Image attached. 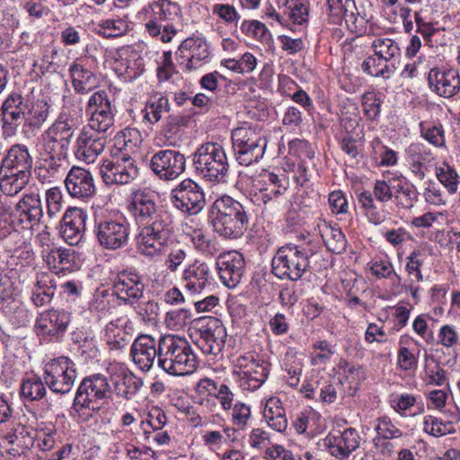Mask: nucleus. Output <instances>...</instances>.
<instances>
[{
    "instance_id": "1",
    "label": "nucleus",
    "mask_w": 460,
    "mask_h": 460,
    "mask_svg": "<svg viewBox=\"0 0 460 460\" xmlns=\"http://www.w3.org/2000/svg\"><path fill=\"white\" fill-rule=\"evenodd\" d=\"M209 220L216 233L234 240L243 236L249 228L250 217L241 202L225 195L211 205Z\"/></svg>"
},
{
    "instance_id": "2",
    "label": "nucleus",
    "mask_w": 460,
    "mask_h": 460,
    "mask_svg": "<svg viewBox=\"0 0 460 460\" xmlns=\"http://www.w3.org/2000/svg\"><path fill=\"white\" fill-rule=\"evenodd\" d=\"M33 159L22 144L13 145L0 164V190L6 196H14L30 181Z\"/></svg>"
},
{
    "instance_id": "3",
    "label": "nucleus",
    "mask_w": 460,
    "mask_h": 460,
    "mask_svg": "<svg viewBox=\"0 0 460 460\" xmlns=\"http://www.w3.org/2000/svg\"><path fill=\"white\" fill-rule=\"evenodd\" d=\"M319 249V244L312 241L305 245L288 244L279 248L271 261L272 273L280 279H301L310 268L311 259L318 256Z\"/></svg>"
},
{
    "instance_id": "4",
    "label": "nucleus",
    "mask_w": 460,
    "mask_h": 460,
    "mask_svg": "<svg viewBox=\"0 0 460 460\" xmlns=\"http://www.w3.org/2000/svg\"><path fill=\"white\" fill-rule=\"evenodd\" d=\"M158 367L171 376L192 374L198 367V359L190 342L180 336L160 337Z\"/></svg>"
},
{
    "instance_id": "5",
    "label": "nucleus",
    "mask_w": 460,
    "mask_h": 460,
    "mask_svg": "<svg viewBox=\"0 0 460 460\" xmlns=\"http://www.w3.org/2000/svg\"><path fill=\"white\" fill-rule=\"evenodd\" d=\"M195 172L211 183L226 182L230 164L224 146L217 142H206L192 154Z\"/></svg>"
},
{
    "instance_id": "6",
    "label": "nucleus",
    "mask_w": 460,
    "mask_h": 460,
    "mask_svg": "<svg viewBox=\"0 0 460 460\" xmlns=\"http://www.w3.org/2000/svg\"><path fill=\"white\" fill-rule=\"evenodd\" d=\"M76 120L63 111L40 136L38 154L67 159Z\"/></svg>"
},
{
    "instance_id": "7",
    "label": "nucleus",
    "mask_w": 460,
    "mask_h": 460,
    "mask_svg": "<svg viewBox=\"0 0 460 460\" xmlns=\"http://www.w3.org/2000/svg\"><path fill=\"white\" fill-rule=\"evenodd\" d=\"M111 385L108 377L101 373L84 376L75 391L72 410L78 415L84 411H99L98 402L111 397Z\"/></svg>"
},
{
    "instance_id": "8",
    "label": "nucleus",
    "mask_w": 460,
    "mask_h": 460,
    "mask_svg": "<svg viewBox=\"0 0 460 460\" xmlns=\"http://www.w3.org/2000/svg\"><path fill=\"white\" fill-rule=\"evenodd\" d=\"M234 156L239 164L248 166L264 155L267 139L261 129L249 125L234 128L231 134Z\"/></svg>"
},
{
    "instance_id": "9",
    "label": "nucleus",
    "mask_w": 460,
    "mask_h": 460,
    "mask_svg": "<svg viewBox=\"0 0 460 460\" xmlns=\"http://www.w3.org/2000/svg\"><path fill=\"white\" fill-rule=\"evenodd\" d=\"M130 223L123 215L95 219L93 233L99 245L116 252L126 248L130 241Z\"/></svg>"
},
{
    "instance_id": "10",
    "label": "nucleus",
    "mask_w": 460,
    "mask_h": 460,
    "mask_svg": "<svg viewBox=\"0 0 460 460\" xmlns=\"http://www.w3.org/2000/svg\"><path fill=\"white\" fill-rule=\"evenodd\" d=\"M394 197L390 184L385 180L374 182L373 191L364 190L358 194V201L367 220L374 225H380L389 216L385 205Z\"/></svg>"
},
{
    "instance_id": "11",
    "label": "nucleus",
    "mask_w": 460,
    "mask_h": 460,
    "mask_svg": "<svg viewBox=\"0 0 460 460\" xmlns=\"http://www.w3.org/2000/svg\"><path fill=\"white\" fill-rule=\"evenodd\" d=\"M150 7L153 11V17L145 24L146 32L164 43L170 42L176 35L177 31L169 22L178 16L180 6L170 0H158Z\"/></svg>"
},
{
    "instance_id": "12",
    "label": "nucleus",
    "mask_w": 460,
    "mask_h": 460,
    "mask_svg": "<svg viewBox=\"0 0 460 460\" xmlns=\"http://www.w3.org/2000/svg\"><path fill=\"white\" fill-rule=\"evenodd\" d=\"M137 227L135 240L141 255L153 259L165 252L170 231L164 220H155Z\"/></svg>"
},
{
    "instance_id": "13",
    "label": "nucleus",
    "mask_w": 460,
    "mask_h": 460,
    "mask_svg": "<svg viewBox=\"0 0 460 460\" xmlns=\"http://www.w3.org/2000/svg\"><path fill=\"white\" fill-rule=\"evenodd\" d=\"M43 377L50 392L60 395L66 394L76 380L77 368L68 357H58L45 365Z\"/></svg>"
},
{
    "instance_id": "14",
    "label": "nucleus",
    "mask_w": 460,
    "mask_h": 460,
    "mask_svg": "<svg viewBox=\"0 0 460 460\" xmlns=\"http://www.w3.org/2000/svg\"><path fill=\"white\" fill-rule=\"evenodd\" d=\"M71 323V314L65 309L50 308L40 313L34 323V332L45 342H60Z\"/></svg>"
},
{
    "instance_id": "15",
    "label": "nucleus",
    "mask_w": 460,
    "mask_h": 460,
    "mask_svg": "<svg viewBox=\"0 0 460 460\" xmlns=\"http://www.w3.org/2000/svg\"><path fill=\"white\" fill-rule=\"evenodd\" d=\"M170 200L176 209L188 216L198 215L206 205L202 187L190 178L184 179L171 190Z\"/></svg>"
},
{
    "instance_id": "16",
    "label": "nucleus",
    "mask_w": 460,
    "mask_h": 460,
    "mask_svg": "<svg viewBox=\"0 0 460 460\" xmlns=\"http://www.w3.org/2000/svg\"><path fill=\"white\" fill-rule=\"evenodd\" d=\"M111 287L119 305H134L144 296L142 276L134 269L119 271L111 279Z\"/></svg>"
},
{
    "instance_id": "17",
    "label": "nucleus",
    "mask_w": 460,
    "mask_h": 460,
    "mask_svg": "<svg viewBox=\"0 0 460 460\" xmlns=\"http://www.w3.org/2000/svg\"><path fill=\"white\" fill-rule=\"evenodd\" d=\"M109 129L93 128L90 124L84 126L75 144V157L86 164L93 163L106 146L107 137L105 134Z\"/></svg>"
},
{
    "instance_id": "18",
    "label": "nucleus",
    "mask_w": 460,
    "mask_h": 460,
    "mask_svg": "<svg viewBox=\"0 0 460 460\" xmlns=\"http://www.w3.org/2000/svg\"><path fill=\"white\" fill-rule=\"evenodd\" d=\"M179 66L186 71L199 69L211 59L209 45L206 38L192 36L185 39L176 51Z\"/></svg>"
},
{
    "instance_id": "19",
    "label": "nucleus",
    "mask_w": 460,
    "mask_h": 460,
    "mask_svg": "<svg viewBox=\"0 0 460 460\" xmlns=\"http://www.w3.org/2000/svg\"><path fill=\"white\" fill-rule=\"evenodd\" d=\"M235 367L243 389L254 391L267 380L270 364L258 356L245 354L236 358Z\"/></svg>"
},
{
    "instance_id": "20",
    "label": "nucleus",
    "mask_w": 460,
    "mask_h": 460,
    "mask_svg": "<svg viewBox=\"0 0 460 460\" xmlns=\"http://www.w3.org/2000/svg\"><path fill=\"white\" fill-rule=\"evenodd\" d=\"M149 167L160 180L173 181L185 172L186 157L178 150L162 149L151 156Z\"/></svg>"
},
{
    "instance_id": "21",
    "label": "nucleus",
    "mask_w": 460,
    "mask_h": 460,
    "mask_svg": "<svg viewBox=\"0 0 460 460\" xmlns=\"http://www.w3.org/2000/svg\"><path fill=\"white\" fill-rule=\"evenodd\" d=\"M199 324L196 345L206 355H218L225 347L226 327L216 317L203 318Z\"/></svg>"
},
{
    "instance_id": "22",
    "label": "nucleus",
    "mask_w": 460,
    "mask_h": 460,
    "mask_svg": "<svg viewBox=\"0 0 460 460\" xmlns=\"http://www.w3.org/2000/svg\"><path fill=\"white\" fill-rule=\"evenodd\" d=\"M127 208L137 226L155 220H164L159 213L155 194L146 189L133 191Z\"/></svg>"
},
{
    "instance_id": "23",
    "label": "nucleus",
    "mask_w": 460,
    "mask_h": 460,
    "mask_svg": "<svg viewBox=\"0 0 460 460\" xmlns=\"http://www.w3.org/2000/svg\"><path fill=\"white\" fill-rule=\"evenodd\" d=\"M85 111L90 116L88 124L93 128H111L114 124L115 106L111 104L109 93L104 89L90 95Z\"/></svg>"
},
{
    "instance_id": "24",
    "label": "nucleus",
    "mask_w": 460,
    "mask_h": 460,
    "mask_svg": "<svg viewBox=\"0 0 460 460\" xmlns=\"http://www.w3.org/2000/svg\"><path fill=\"white\" fill-rule=\"evenodd\" d=\"M100 172L106 185H125L138 175L136 161L128 154H122L115 160L102 164Z\"/></svg>"
},
{
    "instance_id": "25",
    "label": "nucleus",
    "mask_w": 460,
    "mask_h": 460,
    "mask_svg": "<svg viewBox=\"0 0 460 460\" xmlns=\"http://www.w3.org/2000/svg\"><path fill=\"white\" fill-rule=\"evenodd\" d=\"M27 109L28 101L21 93L13 92L8 94L0 108L2 129L5 137L16 134L24 121Z\"/></svg>"
},
{
    "instance_id": "26",
    "label": "nucleus",
    "mask_w": 460,
    "mask_h": 460,
    "mask_svg": "<svg viewBox=\"0 0 460 460\" xmlns=\"http://www.w3.org/2000/svg\"><path fill=\"white\" fill-rule=\"evenodd\" d=\"M17 224L24 230H33L44 217L43 205L38 191L22 194L14 207Z\"/></svg>"
},
{
    "instance_id": "27",
    "label": "nucleus",
    "mask_w": 460,
    "mask_h": 460,
    "mask_svg": "<svg viewBox=\"0 0 460 460\" xmlns=\"http://www.w3.org/2000/svg\"><path fill=\"white\" fill-rule=\"evenodd\" d=\"M93 62L91 58L80 57L69 65V77L72 87L77 94L86 95L98 86V76Z\"/></svg>"
},
{
    "instance_id": "28",
    "label": "nucleus",
    "mask_w": 460,
    "mask_h": 460,
    "mask_svg": "<svg viewBox=\"0 0 460 460\" xmlns=\"http://www.w3.org/2000/svg\"><path fill=\"white\" fill-rule=\"evenodd\" d=\"M221 282L227 288H235L241 281L245 269L243 255L237 251L220 253L216 261Z\"/></svg>"
},
{
    "instance_id": "29",
    "label": "nucleus",
    "mask_w": 460,
    "mask_h": 460,
    "mask_svg": "<svg viewBox=\"0 0 460 460\" xmlns=\"http://www.w3.org/2000/svg\"><path fill=\"white\" fill-rule=\"evenodd\" d=\"M67 193L74 199L86 200L96 193L93 173L83 167L73 166L64 181Z\"/></svg>"
},
{
    "instance_id": "30",
    "label": "nucleus",
    "mask_w": 460,
    "mask_h": 460,
    "mask_svg": "<svg viewBox=\"0 0 460 460\" xmlns=\"http://www.w3.org/2000/svg\"><path fill=\"white\" fill-rule=\"evenodd\" d=\"M404 161L411 174L422 181L435 161L432 150L425 144L414 142L404 149Z\"/></svg>"
},
{
    "instance_id": "31",
    "label": "nucleus",
    "mask_w": 460,
    "mask_h": 460,
    "mask_svg": "<svg viewBox=\"0 0 460 460\" xmlns=\"http://www.w3.org/2000/svg\"><path fill=\"white\" fill-rule=\"evenodd\" d=\"M329 453L339 460H346L359 447L360 437L355 429L330 433L324 439Z\"/></svg>"
},
{
    "instance_id": "32",
    "label": "nucleus",
    "mask_w": 460,
    "mask_h": 460,
    "mask_svg": "<svg viewBox=\"0 0 460 460\" xmlns=\"http://www.w3.org/2000/svg\"><path fill=\"white\" fill-rule=\"evenodd\" d=\"M160 350V339L142 334L135 339L131 345L130 355L133 362L142 370L149 371L155 358L158 360Z\"/></svg>"
},
{
    "instance_id": "33",
    "label": "nucleus",
    "mask_w": 460,
    "mask_h": 460,
    "mask_svg": "<svg viewBox=\"0 0 460 460\" xmlns=\"http://www.w3.org/2000/svg\"><path fill=\"white\" fill-rule=\"evenodd\" d=\"M429 88L438 95L450 98L460 91V76L453 68L430 69L428 75Z\"/></svg>"
},
{
    "instance_id": "34",
    "label": "nucleus",
    "mask_w": 460,
    "mask_h": 460,
    "mask_svg": "<svg viewBox=\"0 0 460 460\" xmlns=\"http://www.w3.org/2000/svg\"><path fill=\"white\" fill-rule=\"evenodd\" d=\"M86 213L76 207L68 208L60 220V234L70 245L78 244L85 231Z\"/></svg>"
},
{
    "instance_id": "35",
    "label": "nucleus",
    "mask_w": 460,
    "mask_h": 460,
    "mask_svg": "<svg viewBox=\"0 0 460 460\" xmlns=\"http://www.w3.org/2000/svg\"><path fill=\"white\" fill-rule=\"evenodd\" d=\"M184 288L190 294H200L208 287L213 285V275L210 266L201 261L196 260L183 271Z\"/></svg>"
},
{
    "instance_id": "36",
    "label": "nucleus",
    "mask_w": 460,
    "mask_h": 460,
    "mask_svg": "<svg viewBox=\"0 0 460 460\" xmlns=\"http://www.w3.org/2000/svg\"><path fill=\"white\" fill-rule=\"evenodd\" d=\"M35 437L26 426L18 423L4 438L1 447L11 456L24 455L34 445Z\"/></svg>"
},
{
    "instance_id": "37",
    "label": "nucleus",
    "mask_w": 460,
    "mask_h": 460,
    "mask_svg": "<svg viewBox=\"0 0 460 460\" xmlns=\"http://www.w3.org/2000/svg\"><path fill=\"white\" fill-rule=\"evenodd\" d=\"M111 382L114 394L123 400H131L140 390L143 381L128 369L119 367L111 373Z\"/></svg>"
},
{
    "instance_id": "38",
    "label": "nucleus",
    "mask_w": 460,
    "mask_h": 460,
    "mask_svg": "<svg viewBox=\"0 0 460 460\" xmlns=\"http://www.w3.org/2000/svg\"><path fill=\"white\" fill-rule=\"evenodd\" d=\"M117 69L129 81L140 76L145 71V61L139 50L130 46L121 49Z\"/></svg>"
},
{
    "instance_id": "39",
    "label": "nucleus",
    "mask_w": 460,
    "mask_h": 460,
    "mask_svg": "<svg viewBox=\"0 0 460 460\" xmlns=\"http://www.w3.org/2000/svg\"><path fill=\"white\" fill-rule=\"evenodd\" d=\"M57 277L52 272H40L31 290V301L37 307L49 305L56 293Z\"/></svg>"
},
{
    "instance_id": "40",
    "label": "nucleus",
    "mask_w": 460,
    "mask_h": 460,
    "mask_svg": "<svg viewBox=\"0 0 460 460\" xmlns=\"http://www.w3.org/2000/svg\"><path fill=\"white\" fill-rule=\"evenodd\" d=\"M27 276L25 270L21 273L16 269H11L6 274L0 273V305L15 300L21 292L19 284H23Z\"/></svg>"
},
{
    "instance_id": "41",
    "label": "nucleus",
    "mask_w": 460,
    "mask_h": 460,
    "mask_svg": "<svg viewBox=\"0 0 460 460\" xmlns=\"http://www.w3.org/2000/svg\"><path fill=\"white\" fill-rule=\"evenodd\" d=\"M36 173L42 182L56 179L66 170L67 159L38 154Z\"/></svg>"
},
{
    "instance_id": "42",
    "label": "nucleus",
    "mask_w": 460,
    "mask_h": 460,
    "mask_svg": "<svg viewBox=\"0 0 460 460\" xmlns=\"http://www.w3.org/2000/svg\"><path fill=\"white\" fill-rule=\"evenodd\" d=\"M49 104L43 99L34 102L28 101V109L25 111L23 127L34 131L39 130L46 122L49 115Z\"/></svg>"
},
{
    "instance_id": "43",
    "label": "nucleus",
    "mask_w": 460,
    "mask_h": 460,
    "mask_svg": "<svg viewBox=\"0 0 460 460\" xmlns=\"http://www.w3.org/2000/svg\"><path fill=\"white\" fill-rule=\"evenodd\" d=\"M263 417L270 427L273 429L283 432L288 427L285 410L279 397L272 396L266 401Z\"/></svg>"
},
{
    "instance_id": "44",
    "label": "nucleus",
    "mask_w": 460,
    "mask_h": 460,
    "mask_svg": "<svg viewBox=\"0 0 460 460\" xmlns=\"http://www.w3.org/2000/svg\"><path fill=\"white\" fill-rule=\"evenodd\" d=\"M318 227L329 251L336 254H341L346 251L347 239L340 227L326 221H323V224L318 225Z\"/></svg>"
},
{
    "instance_id": "45",
    "label": "nucleus",
    "mask_w": 460,
    "mask_h": 460,
    "mask_svg": "<svg viewBox=\"0 0 460 460\" xmlns=\"http://www.w3.org/2000/svg\"><path fill=\"white\" fill-rule=\"evenodd\" d=\"M46 380L36 375L22 378L20 385V396L27 402H36L47 395Z\"/></svg>"
},
{
    "instance_id": "46",
    "label": "nucleus",
    "mask_w": 460,
    "mask_h": 460,
    "mask_svg": "<svg viewBox=\"0 0 460 460\" xmlns=\"http://www.w3.org/2000/svg\"><path fill=\"white\" fill-rule=\"evenodd\" d=\"M252 200L257 206L264 205L269 208H279V201L278 200L287 190L267 186L261 183L254 184L252 187Z\"/></svg>"
},
{
    "instance_id": "47",
    "label": "nucleus",
    "mask_w": 460,
    "mask_h": 460,
    "mask_svg": "<svg viewBox=\"0 0 460 460\" xmlns=\"http://www.w3.org/2000/svg\"><path fill=\"white\" fill-rule=\"evenodd\" d=\"M105 338L112 349H121L129 344L132 336L125 329L123 320L116 319L106 325Z\"/></svg>"
},
{
    "instance_id": "48",
    "label": "nucleus",
    "mask_w": 460,
    "mask_h": 460,
    "mask_svg": "<svg viewBox=\"0 0 460 460\" xmlns=\"http://www.w3.org/2000/svg\"><path fill=\"white\" fill-rule=\"evenodd\" d=\"M419 200V192L415 185L400 181L394 190V203L398 211L411 210Z\"/></svg>"
},
{
    "instance_id": "49",
    "label": "nucleus",
    "mask_w": 460,
    "mask_h": 460,
    "mask_svg": "<svg viewBox=\"0 0 460 460\" xmlns=\"http://www.w3.org/2000/svg\"><path fill=\"white\" fill-rule=\"evenodd\" d=\"M362 71L371 76L389 78L396 70L395 64L387 63L377 55L367 57L361 64Z\"/></svg>"
},
{
    "instance_id": "50",
    "label": "nucleus",
    "mask_w": 460,
    "mask_h": 460,
    "mask_svg": "<svg viewBox=\"0 0 460 460\" xmlns=\"http://www.w3.org/2000/svg\"><path fill=\"white\" fill-rule=\"evenodd\" d=\"M375 54L387 63L397 64L401 57V49L398 43L389 38H377L372 43Z\"/></svg>"
},
{
    "instance_id": "51",
    "label": "nucleus",
    "mask_w": 460,
    "mask_h": 460,
    "mask_svg": "<svg viewBox=\"0 0 460 460\" xmlns=\"http://www.w3.org/2000/svg\"><path fill=\"white\" fill-rule=\"evenodd\" d=\"M435 173L438 181L447 189L449 194L456 193L460 177L454 166L444 161L439 165H436Z\"/></svg>"
},
{
    "instance_id": "52",
    "label": "nucleus",
    "mask_w": 460,
    "mask_h": 460,
    "mask_svg": "<svg viewBox=\"0 0 460 460\" xmlns=\"http://www.w3.org/2000/svg\"><path fill=\"white\" fill-rule=\"evenodd\" d=\"M170 102L167 97L156 94L150 98L144 109V119L154 124L158 122L164 113L169 112Z\"/></svg>"
},
{
    "instance_id": "53",
    "label": "nucleus",
    "mask_w": 460,
    "mask_h": 460,
    "mask_svg": "<svg viewBox=\"0 0 460 460\" xmlns=\"http://www.w3.org/2000/svg\"><path fill=\"white\" fill-rule=\"evenodd\" d=\"M193 247L200 253L213 257L219 252V245L216 238L201 229H196L191 234Z\"/></svg>"
},
{
    "instance_id": "54",
    "label": "nucleus",
    "mask_w": 460,
    "mask_h": 460,
    "mask_svg": "<svg viewBox=\"0 0 460 460\" xmlns=\"http://www.w3.org/2000/svg\"><path fill=\"white\" fill-rule=\"evenodd\" d=\"M338 367L342 370L341 383L348 384L351 389L357 390L366 378L362 366L353 365L345 359H341Z\"/></svg>"
},
{
    "instance_id": "55",
    "label": "nucleus",
    "mask_w": 460,
    "mask_h": 460,
    "mask_svg": "<svg viewBox=\"0 0 460 460\" xmlns=\"http://www.w3.org/2000/svg\"><path fill=\"white\" fill-rule=\"evenodd\" d=\"M420 136L435 147H446V137L440 123L421 121L420 123Z\"/></svg>"
},
{
    "instance_id": "56",
    "label": "nucleus",
    "mask_w": 460,
    "mask_h": 460,
    "mask_svg": "<svg viewBox=\"0 0 460 460\" xmlns=\"http://www.w3.org/2000/svg\"><path fill=\"white\" fill-rule=\"evenodd\" d=\"M128 31V24L121 19L102 20L94 25L93 31L104 38H117Z\"/></svg>"
},
{
    "instance_id": "57",
    "label": "nucleus",
    "mask_w": 460,
    "mask_h": 460,
    "mask_svg": "<svg viewBox=\"0 0 460 460\" xmlns=\"http://www.w3.org/2000/svg\"><path fill=\"white\" fill-rule=\"evenodd\" d=\"M375 430L376 432V437L374 440L376 445H378L381 440L395 439L402 436V431L397 428L388 417L385 416L376 420Z\"/></svg>"
},
{
    "instance_id": "58",
    "label": "nucleus",
    "mask_w": 460,
    "mask_h": 460,
    "mask_svg": "<svg viewBox=\"0 0 460 460\" xmlns=\"http://www.w3.org/2000/svg\"><path fill=\"white\" fill-rule=\"evenodd\" d=\"M423 430L434 437H442L455 431L451 421H443L432 415L424 417Z\"/></svg>"
},
{
    "instance_id": "59",
    "label": "nucleus",
    "mask_w": 460,
    "mask_h": 460,
    "mask_svg": "<svg viewBox=\"0 0 460 460\" xmlns=\"http://www.w3.org/2000/svg\"><path fill=\"white\" fill-rule=\"evenodd\" d=\"M211 13L226 25H237L241 15L236 8L228 3H217L211 6Z\"/></svg>"
},
{
    "instance_id": "60",
    "label": "nucleus",
    "mask_w": 460,
    "mask_h": 460,
    "mask_svg": "<svg viewBox=\"0 0 460 460\" xmlns=\"http://www.w3.org/2000/svg\"><path fill=\"white\" fill-rule=\"evenodd\" d=\"M116 296L114 291L111 289L97 288L89 303V308L91 311L95 312H105L108 311L115 299Z\"/></svg>"
},
{
    "instance_id": "61",
    "label": "nucleus",
    "mask_w": 460,
    "mask_h": 460,
    "mask_svg": "<svg viewBox=\"0 0 460 460\" xmlns=\"http://www.w3.org/2000/svg\"><path fill=\"white\" fill-rule=\"evenodd\" d=\"M184 117L180 115H169L162 128V133L166 138V142L169 146H175L176 145V137L181 131V127L184 124Z\"/></svg>"
},
{
    "instance_id": "62",
    "label": "nucleus",
    "mask_w": 460,
    "mask_h": 460,
    "mask_svg": "<svg viewBox=\"0 0 460 460\" xmlns=\"http://www.w3.org/2000/svg\"><path fill=\"white\" fill-rule=\"evenodd\" d=\"M47 217L49 220L57 217L63 208V194L58 187L47 190L45 193Z\"/></svg>"
},
{
    "instance_id": "63",
    "label": "nucleus",
    "mask_w": 460,
    "mask_h": 460,
    "mask_svg": "<svg viewBox=\"0 0 460 460\" xmlns=\"http://www.w3.org/2000/svg\"><path fill=\"white\" fill-rule=\"evenodd\" d=\"M191 312L187 308L171 310L164 316V323L171 330H181L189 324L191 319Z\"/></svg>"
},
{
    "instance_id": "64",
    "label": "nucleus",
    "mask_w": 460,
    "mask_h": 460,
    "mask_svg": "<svg viewBox=\"0 0 460 460\" xmlns=\"http://www.w3.org/2000/svg\"><path fill=\"white\" fill-rule=\"evenodd\" d=\"M437 343L447 349H452L460 344V333L454 324L442 325L438 332Z\"/></svg>"
}]
</instances>
